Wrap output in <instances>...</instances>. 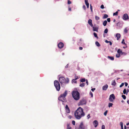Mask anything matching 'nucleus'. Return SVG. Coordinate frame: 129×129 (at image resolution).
<instances>
[{"mask_svg":"<svg viewBox=\"0 0 129 129\" xmlns=\"http://www.w3.org/2000/svg\"><path fill=\"white\" fill-rule=\"evenodd\" d=\"M85 115V114L83 111V109L80 107L77 109L75 113V117L78 119H80Z\"/></svg>","mask_w":129,"mask_h":129,"instance_id":"f257e3e1","label":"nucleus"},{"mask_svg":"<svg viewBox=\"0 0 129 129\" xmlns=\"http://www.w3.org/2000/svg\"><path fill=\"white\" fill-rule=\"evenodd\" d=\"M73 97L76 101L79 100L80 99V94L77 91L74 90L72 93Z\"/></svg>","mask_w":129,"mask_h":129,"instance_id":"f03ea898","label":"nucleus"},{"mask_svg":"<svg viewBox=\"0 0 129 129\" xmlns=\"http://www.w3.org/2000/svg\"><path fill=\"white\" fill-rule=\"evenodd\" d=\"M67 94V91L66 90L63 94H61L58 98V100L62 102L65 101L66 100L65 97Z\"/></svg>","mask_w":129,"mask_h":129,"instance_id":"7ed1b4c3","label":"nucleus"},{"mask_svg":"<svg viewBox=\"0 0 129 129\" xmlns=\"http://www.w3.org/2000/svg\"><path fill=\"white\" fill-rule=\"evenodd\" d=\"M86 103V100L84 99H82L80 100L79 102L78 103V106L83 105H85Z\"/></svg>","mask_w":129,"mask_h":129,"instance_id":"20e7f679","label":"nucleus"},{"mask_svg":"<svg viewBox=\"0 0 129 129\" xmlns=\"http://www.w3.org/2000/svg\"><path fill=\"white\" fill-rule=\"evenodd\" d=\"M86 128V126L84 125L83 122H81L79 125L78 129H85Z\"/></svg>","mask_w":129,"mask_h":129,"instance_id":"39448f33","label":"nucleus"},{"mask_svg":"<svg viewBox=\"0 0 129 129\" xmlns=\"http://www.w3.org/2000/svg\"><path fill=\"white\" fill-rule=\"evenodd\" d=\"M115 99V97L114 94L110 95L109 98V100L110 102H113Z\"/></svg>","mask_w":129,"mask_h":129,"instance_id":"423d86ee","label":"nucleus"},{"mask_svg":"<svg viewBox=\"0 0 129 129\" xmlns=\"http://www.w3.org/2000/svg\"><path fill=\"white\" fill-rule=\"evenodd\" d=\"M66 79L63 77H60L59 78V81L61 83H64Z\"/></svg>","mask_w":129,"mask_h":129,"instance_id":"0eeeda50","label":"nucleus"},{"mask_svg":"<svg viewBox=\"0 0 129 129\" xmlns=\"http://www.w3.org/2000/svg\"><path fill=\"white\" fill-rule=\"evenodd\" d=\"M123 19L124 20H126L129 19L128 16L127 14H124L123 16Z\"/></svg>","mask_w":129,"mask_h":129,"instance_id":"6e6552de","label":"nucleus"},{"mask_svg":"<svg viewBox=\"0 0 129 129\" xmlns=\"http://www.w3.org/2000/svg\"><path fill=\"white\" fill-rule=\"evenodd\" d=\"M58 47L59 48H62L63 46V44L61 42H60L58 45Z\"/></svg>","mask_w":129,"mask_h":129,"instance_id":"1a4fd4ad","label":"nucleus"},{"mask_svg":"<svg viewBox=\"0 0 129 129\" xmlns=\"http://www.w3.org/2000/svg\"><path fill=\"white\" fill-rule=\"evenodd\" d=\"M108 86L107 84H106L102 87V89L104 90H106L107 89Z\"/></svg>","mask_w":129,"mask_h":129,"instance_id":"9d476101","label":"nucleus"},{"mask_svg":"<svg viewBox=\"0 0 129 129\" xmlns=\"http://www.w3.org/2000/svg\"><path fill=\"white\" fill-rule=\"evenodd\" d=\"M60 86L58 82L57 81V91H59L60 89Z\"/></svg>","mask_w":129,"mask_h":129,"instance_id":"9b49d317","label":"nucleus"},{"mask_svg":"<svg viewBox=\"0 0 129 129\" xmlns=\"http://www.w3.org/2000/svg\"><path fill=\"white\" fill-rule=\"evenodd\" d=\"M93 124L94 126V127H96L98 125V121L96 120H94L93 122Z\"/></svg>","mask_w":129,"mask_h":129,"instance_id":"f8f14e48","label":"nucleus"},{"mask_svg":"<svg viewBox=\"0 0 129 129\" xmlns=\"http://www.w3.org/2000/svg\"><path fill=\"white\" fill-rule=\"evenodd\" d=\"M88 23L91 27H93V24L92 23V20L91 19H89L88 20Z\"/></svg>","mask_w":129,"mask_h":129,"instance_id":"ddd939ff","label":"nucleus"},{"mask_svg":"<svg viewBox=\"0 0 129 129\" xmlns=\"http://www.w3.org/2000/svg\"><path fill=\"white\" fill-rule=\"evenodd\" d=\"M121 36L120 34L119 33H117L116 34V37H117V40H118L120 39Z\"/></svg>","mask_w":129,"mask_h":129,"instance_id":"4468645a","label":"nucleus"},{"mask_svg":"<svg viewBox=\"0 0 129 129\" xmlns=\"http://www.w3.org/2000/svg\"><path fill=\"white\" fill-rule=\"evenodd\" d=\"M85 2L87 8H89V3L88 2V0H85Z\"/></svg>","mask_w":129,"mask_h":129,"instance_id":"2eb2a0df","label":"nucleus"},{"mask_svg":"<svg viewBox=\"0 0 129 129\" xmlns=\"http://www.w3.org/2000/svg\"><path fill=\"white\" fill-rule=\"evenodd\" d=\"M93 28V30L94 31H98V28L96 27L93 26L92 27Z\"/></svg>","mask_w":129,"mask_h":129,"instance_id":"dca6fc26","label":"nucleus"},{"mask_svg":"<svg viewBox=\"0 0 129 129\" xmlns=\"http://www.w3.org/2000/svg\"><path fill=\"white\" fill-rule=\"evenodd\" d=\"M108 58L112 60H114V58L112 57L108 56Z\"/></svg>","mask_w":129,"mask_h":129,"instance_id":"f3484780","label":"nucleus"},{"mask_svg":"<svg viewBox=\"0 0 129 129\" xmlns=\"http://www.w3.org/2000/svg\"><path fill=\"white\" fill-rule=\"evenodd\" d=\"M107 23V21L106 20L104 21L103 23V25L104 26L106 25Z\"/></svg>","mask_w":129,"mask_h":129,"instance_id":"a211bd4d","label":"nucleus"},{"mask_svg":"<svg viewBox=\"0 0 129 129\" xmlns=\"http://www.w3.org/2000/svg\"><path fill=\"white\" fill-rule=\"evenodd\" d=\"M112 85L115 86L116 84V83L115 80H114L112 82L111 84Z\"/></svg>","mask_w":129,"mask_h":129,"instance_id":"6ab92c4d","label":"nucleus"},{"mask_svg":"<svg viewBox=\"0 0 129 129\" xmlns=\"http://www.w3.org/2000/svg\"><path fill=\"white\" fill-rule=\"evenodd\" d=\"M86 80L84 78H82L80 79V81L82 82H85Z\"/></svg>","mask_w":129,"mask_h":129,"instance_id":"aec40b11","label":"nucleus"},{"mask_svg":"<svg viewBox=\"0 0 129 129\" xmlns=\"http://www.w3.org/2000/svg\"><path fill=\"white\" fill-rule=\"evenodd\" d=\"M122 52V50L120 49H118L117 51V52L118 53L120 54H121V53Z\"/></svg>","mask_w":129,"mask_h":129,"instance_id":"412c9836","label":"nucleus"},{"mask_svg":"<svg viewBox=\"0 0 129 129\" xmlns=\"http://www.w3.org/2000/svg\"><path fill=\"white\" fill-rule=\"evenodd\" d=\"M95 44L98 47H99L100 46V44L98 42L96 41L95 42Z\"/></svg>","mask_w":129,"mask_h":129,"instance_id":"4be33fe9","label":"nucleus"},{"mask_svg":"<svg viewBox=\"0 0 129 129\" xmlns=\"http://www.w3.org/2000/svg\"><path fill=\"white\" fill-rule=\"evenodd\" d=\"M108 17V16L106 14H105L103 18V19H105L107 18Z\"/></svg>","mask_w":129,"mask_h":129,"instance_id":"5701e85b","label":"nucleus"},{"mask_svg":"<svg viewBox=\"0 0 129 129\" xmlns=\"http://www.w3.org/2000/svg\"><path fill=\"white\" fill-rule=\"evenodd\" d=\"M77 79V78L76 79H73L72 80V82H74L75 83H77V81H76V80Z\"/></svg>","mask_w":129,"mask_h":129,"instance_id":"b1692460","label":"nucleus"},{"mask_svg":"<svg viewBox=\"0 0 129 129\" xmlns=\"http://www.w3.org/2000/svg\"><path fill=\"white\" fill-rule=\"evenodd\" d=\"M113 105V104L112 103H109L108 104V107L109 108H110L111 107H112Z\"/></svg>","mask_w":129,"mask_h":129,"instance_id":"393cba45","label":"nucleus"},{"mask_svg":"<svg viewBox=\"0 0 129 129\" xmlns=\"http://www.w3.org/2000/svg\"><path fill=\"white\" fill-rule=\"evenodd\" d=\"M93 35L95 37H96L97 39L98 38V37L97 36V35L96 33H94Z\"/></svg>","mask_w":129,"mask_h":129,"instance_id":"a878e982","label":"nucleus"},{"mask_svg":"<svg viewBox=\"0 0 129 129\" xmlns=\"http://www.w3.org/2000/svg\"><path fill=\"white\" fill-rule=\"evenodd\" d=\"M85 83H82L80 85V86L81 87H83L85 86Z\"/></svg>","mask_w":129,"mask_h":129,"instance_id":"bb28decb","label":"nucleus"},{"mask_svg":"<svg viewBox=\"0 0 129 129\" xmlns=\"http://www.w3.org/2000/svg\"><path fill=\"white\" fill-rule=\"evenodd\" d=\"M54 85L56 89V80H55L54 82Z\"/></svg>","mask_w":129,"mask_h":129,"instance_id":"cd10ccee","label":"nucleus"},{"mask_svg":"<svg viewBox=\"0 0 129 129\" xmlns=\"http://www.w3.org/2000/svg\"><path fill=\"white\" fill-rule=\"evenodd\" d=\"M69 79L68 78H67L66 79V80L65 81L64 83H68L69 82Z\"/></svg>","mask_w":129,"mask_h":129,"instance_id":"c85d7f7f","label":"nucleus"},{"mask_svg":"<svg viewBox=\"0 0 129 129\" xmlns=\"http://www.w3.org/2000/svg\"><path fill=\"white\" fill-rule=\"evenodd\" d=\"M66 112L68 113L70 112V110L69 108L66 109Z\"/></svg>","mask_w":129,"mask_h":129,"instance_id":"c756f323","label":"nucleus"},{"mask_svg":"<svg viewBox=\"0 0 129 129\" xmlns=\"http://www.w3.org/2000/svg\"><path fill=\"white\" fill-rule=\"evenodd\" d=\"M95 18L96 20H98L100 19V17L97 16H95Z\"/></svg>","mask_w":129,"mask_h":129,"instance_id":"7c9ffc66","label":"nucleus"},{"mask_svg":"<svg viewBox=\"0 0 129 129\" xmlns=\"http://www.w3.org/2000/svg\"><path fill=\"white\" fill-rule=\"evenodd\" d=\"M120 56V54L118 53L116 54V57L119 58Z\"/></svg>","mask_w":129,"mask_h":129,"instance_id":"2f4dec72","label":"nucleus"},{"mask_svg":"<svg viewBox=\"0 0 129 129\" xmlns=\"http://www.w3.org/2000/svg\"><path fill=\"white\" fill-rule=\"evenodd\" d=\"M121 55H126L127 54V53H126L125 52H122H122L121 53Z\"/></svg>","mask_w":129,"mask_h":129,"instance_id":"473e14b6","label":"nucleus"},{"mask_svg":"<svg viewBox=\"0 0 129 129\" xmlns=\"http://www.w3.org/2000/svg\"><path fill=\"white\" fill-rule=\"evenodd\" d=\"M127 31L128 30L127 29V28H125L124 29V32L125 33V34L127 33Z\"/></svg>","mask_w":129,"mask_h":129,"instance_id":"72a5a7b5","label":"nucleus"},{"mask_svg":"<svg viewBox=\"0 0 129 129\" xmlns=\"http://www.w3.org/2000/svg\"><path fill=\"white\" fill-rule=\"evenodd\" d=\"M123 93L124 94H126V89L125 88L123 90Z\"/></svg>","mask_w":129,"mask_h":129,"instance_id":"f704fd0d","label":"nucleus"},{"mask_svg":"<svg viewBox=\"0 0 129 129\" xmlns=\"http://www.w3.org/2000/svg\"><path fill=\"white\" fill-rule=\"evenodd\" d=\"M118 11L116 12L115 13H114L113 14V16H117L118 15Z\"/></svg>","mask_w":129,"mask_h":129,"instance_id":"c9c22d12","label":"nucleus"},{"mask_svg":"<svg viewBox=\"0 0 129 129\" xmlns=\"http://www.w3.org/2000/svg\"><path fill=\"white\" fill-rule=\"evenodd\" d=\"M108 29L107 28H106L104 30V33H105L106 34L108 33Z\"/></svg>","mask_w":129,"mask_h":129,"instance_id":"e433bc0d","label":"nucleus"},{"mask_svg":"<svg viewBox=\"0 0 129 129\" xmlns=\"http://www.w3.org/2000/svg\"><path fill=\"white\" fill-rule=\"evenodd\" d=\"M121 43L122 44H125V45H126V44H125V43L124 42V39H122V42H121Z\"/></svg>","mask_w":129,"mask_h":129,"instance_id":"4c0bfd02","label":"nucleus"},{"mask_svg":"<svg viewBox=\"0 0 129 129\" xmlns=\"http://www.w3.org/2000/svg\"><path fill=\"white\" fill-rule=\"evenodd\" d=\"M122 97L123 98L124 100L126 98V97L124 95H122Z\"/></svg>","mask_w":129,"mask_h":129,"instance_id":"58836bf2","label":"nucleus"},{"mask_svg":"<svg viewBox=\"0 0 129 129\" xmlns=\"http://www.w3.org/2000/svg\"><path fill=\"white\" fill-rule=\"evenodd\" d=\"M71 127L69 125H68L67 126V129H71Z\"/></svg>","mask_w":129,"mask_h":129,"instance_id":"ea45409f","label":"nucleus"},{"mask_svg":"<svg viewBox=\"0 0 129 129\" xmlns=\"http://www.w3.org/2000/svg\"><path fill=\"white\" fill-rule=\"evenodd\" d=\"M108 111L106 110L104 113V115L105 116H106L107 115V112H108Z\"/></svg>","mask_w":129,"mask_h":129,"instance_id":"a19ab883","label":"nucleus"},{"mask_svg":"<svg viewBox=\"0 0 129 129\" xmlns=\"http://www.w3.org/2000/svg\"><path fill=\"white\" fill-rule=\"evenodd\" d=\"M124 83H121V84L120 86V87H121L122 86H123L124 85Z\"/></svg>","mask_w":129,"mask_h":129,"instance_id":"79ce46f5","label":"nucleus"},{"mask_svg":"<svg viewBox=\"0 0 129 129\" xmlns=\"http://www.w3.org/2000/svg\"><path fill=\"white\" fill-rule=\"evenodd\" d=\"M90 9L91 10V12H92L93 11L92 10V7L91 4H90Z\"/></svg>","mask_w":129,"mask_h":129,"instance_id":"37998d69","label":"nucleus"},{"mask_svg":"<svg viewBox=\"0 0 129 129\" xmlns=\"http://www.w3.org/2000/svg\"><path fill=\"white\" fill-rule=\"evenodd\" d=\"M75 79L77 78V79H78L79 78H80V76H75Z\"/></svg>","mask_w":129,"mask_h":129,"instance_id":"c03bdc74","label":"nucleus"},{"mask_svg":"<svg viewBox=\"0 0 129 129\" xmlns=\"http://www.w3.org/2000/svg\"><path fill=\"white\" fill-rule=\"evenodd\" d=\"M72 122V124L73 125H75V122L74 121V120Z\"/></svg>","mask_w":129,"mask_h":129,"instance_id":"a18cd8bd","label":"nucleus"},{"mask_svg":"<svg viewBox=\"0 0 129 129\" xmlns=\"http://www.w3.org/2000/svg\"><path fill=\"white\" fill-rule=\"evenodd\" d=\"M89 94L91 95V97H92L93 96V94L91 91L90 92Z\"/></svg>","mask_w":129,"mask_h":129,"instance_id":"49530a36","label":"nucleus"},{"mask_svg":"<svg viewBox=\"0 0 129 129\" xmlns=\"http://www.w3.org/2000/svg\"><path fill=\"white\" fill-rule=\"evenodd\" d=\"M120 124L121 127L123 126V123L122 122H120Z\"/></svg>","mask_w":129,"mask_h":129,"instance_id":"de8ad7c7","label":"nucleus"},{"mask_svg":"<svg viewBox=\"0 0 129 129\" xmlns=\"http://www.w3.org/2000/svg\"><path fill=\"white\" fill-rule=\"evenodd\" d=\"M105 126L104 125H102V129H105Z\"/></svg>","mask_w":129,"mask_h":129,"instance_id":"09e8293b","label":"nucleus"},{"mask_svg":"<svg viewBox=\"0 0 129 129\" xmlns=\"http://www.w3.org/2000/svg\"><path fill=\"white\" fill-rule=\"evenodd\" d=\"M71 1L69 0H68V4H71Z\"/></svg>","mask_w":129,"mask_h":129,"instance_id":"8fccbe9b","label":"nucleus"},{"mask_svg":"<svg viewBox=\"0 0 129 129\" xmlns=\"http://www.w3.org/2000/svg\"><path fill=\"white\" fill-rule=\"evenodd\" d=\"M102 9H103L104 8V6L103 5H101L100 7Z\"/></svg>","mask_w":129,"mask_h":129,"instance_id":"3c124183","label":"nucleus"},{"mask_svg":"<svg viewBox=\"0 0 129 129\" xmlns=\"http://www.w3.org/2000/svg\"><path fill=\"white\" fill-rule=\"evenodd\" d=\"M83 8L84 10H85L86 9V7L85 6V5H83Z\"/></svg>","mask_w":129,"mask_h":129,"instance_id":"603ef678","label":"nucleus"},{"mask_svg":"<svg viewBox=\"0 0 129 129\" xmlns=\"http://www.w3.org/2000/svg\"><path fill=\"white\" fill-rule=\"evenodd\" d=\"M124 129H129V127H126V126L125 125H124Z\"/></svg>","mask_w":129,"mask_h":129,"instance_id":"864d4df0","label":"nucleus"},{"mask_svg":"<svg viewBox=\"0 0 129 129\" xmlns=\"http://www.w3.org/2000/svg\"><path fill=\"white\" fill-rule=\"evenodd\" d=\"M107 20L108 22H110V19L109 18H107Z\"/></svg>","mask_w":129,"mask_h":129,"instance_id":"5fc2aeb1","label":"nucleus"},{"mask_svg":"<svg viewBox=\"0 0 129 129\" xmlns=\"http://www.w3.org/2000/svg\"><path fill=\"white\" fill-rule=\"evenodd\" d=\"M90 117V115L89 114L87 116V119H89Z\"/></svg>","mask_w":129,"mask_h":129,"instance_id":"6e6d98bb","label":"nucleus"},{"mask_svg":"<svg viewBox=\"0 0 129 129\" xmlns=\"http://www.w3.org/2000/svg\"><path fill=\"white\" fill-rule=\"evenodd\" d=\"M120 22H118L117 23L116 25L117 26H118L120 25Z\"/></svg>","mask_w":129,"mask_h":129,"instance_id":"4d7b16f0","label":"nucleus"},{"mask_svg":"<svg viewBox=\"0 0 129 129\" xmlns=\"http://www.w3.org/2000/svg\"><path fill=\"white\" fill-rule=\"evenodd\" d=\"M95 88H92L91 89V90L92 91H94L95 90Z\"/></svg>","mask_w":129,"mask_h":129,"instance_id":"13d9d810","label":"nucleus"},{"mask_svg":"<svg viewBox=\"0 0 129 129\" xmlns=\"http://www.w3.org/2000/svg\"><path fill=\"white\" fill-rule=\"evenodd\" d=\"M66 109L69 108L68 105H66L65 107Z\"/></svg>","mask_w":129,"mask_h":129,"instance_id":"bf43d9fd","label":"nucleus"},{"mask_svg":"<svg viewBox=\"0 0 129 129\" xmlns=\"http://www.w3.org/2000/svg\"><path fill=\"white\" fill-rule=\"evenodd\" d=\"M86 83L87 84V85H88V80L87 79L86 80Z\"/></svg>","mask_w":129,"mask_h":129,"instance_id":"052dcab7","label":"nucleus"},{"mask_svg":"<svg viewBox=\"0 0 129 129\" xmlns=\"http://www.w3.org/2000/svg\"><path fill=\"white\" fill-rule=\"evenodd\" d=\"M125 86H127V85H128V83H127L125 82Z\"/></svg>","mask_w":129,"mask_h":129,"instance_id":"680f3d73","label":"nucleus"},{"mask_svg":"<svg viewBox=\"0 0 129 129\" xmlns=\"http://www.w3.org/2000/svg\"><path fill=\"white\" fill-rule=\"evenodd\" d=\"M109 41H108L107 40H106L105 41V42L106 43H109Z\"/></svg>","mask_w":129,"mask_h":129,"instance_id":"e2e57ef3","label":"nucleus"},{"mask_svg":"<svg viewBox=\"0 0 129 129\" xmlns=\"http://www.w3.org/2000/svg\"><path fill=\"white\" fill-rule=\"evenodd\" d=\"M72 117V116H71L70 115L68 116V118L70 119H71Z\"/></svg>","mask_w":129,"mask_h":129,"instance_id":"0e129e2a","label":"nucleus"},{"mask_svg":"<svg viewBox=\"0 0 129 129\" xmlns=\"http://www.w3.org/2000/svg\"><path fill=\"white\" fill-rule=\"evenodd\" d=\"M129 92V89H128L127 90V92H126V95L127 94V93Z\"/></svg>","mask_w":129,"mask_h":129,"instance_id":"69168bd1","label":"nucleus"},{"mask_svg":"<svg viewBox=\"0 0 129 129\" xmlns=\"http://www.w3.org/2000/svg\"><path fill=\"white\" fill-rule=\"evenodd\" d=\"M109 43L110 45H112V42L111 41H109Z\"/></svg>","mask_w":129,"mask_h":129,"instance_id":"338daca9","label":"nucleus"},{"mask_svg":"<svg viewBox=\"0 0 129 129\" xmlns=\"http://www.w3.org/2000/svg\"><path fill=\"white\" fill-rule=\"evenodd\" d=\"M83 48L82 47H80L79 48V49L80 50H82V49Z\"/></svg>","mask_w":129,"mask_h":129,"instance_id":"774afa93","label":"nucleus"}]
</instances>
